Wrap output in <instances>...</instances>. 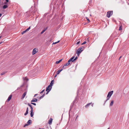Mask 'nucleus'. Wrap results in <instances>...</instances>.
Returning a JSON list of instances; mask_svg holds the SVG:
<instances>
[{
  "instance_id": "f8f14e48",
  "label": "nucleus",
  "mask_w": 129,
  "mask_h": 129,
  "mask_svg": "<svg viewBox=\"0 0 129 129\" xmlns=\"http://www.w3.org/2000/svg\"><path fill=\"white\" fill-rule=\"evenodd\" d=\"M33 109L31 110V111H30V115L31 117H32L34 115V114H33Z\"/></svg>"
},
{
  "instance_id": "bb28decb",
  "label": "nucleus",
  "mask_w": 129,
  "mask_h": 129,
  "mask_svg": "<svg viewBox=\"0 0 129 129\" xmlns=\"http://www.w3.org/2000/svg\"><path fill=\"white\" fill-rule=\"evenodd\" d=\"M59 42H60V41H58L57 42H54V43H53V44H56V43H59Z\"/></svg>"
},
{
  "instance_id": "2f4dec72",
  "label": "nucleus",
  "mask_w": 129,
  "mask_h": 129,
  "mask_svg": "<svg viewBox=\"0 0 129 129\" xmlns=\"http://www.w3.org/2000/svg\"><path fill=\"white\" fill-rule=\"evenodd\" d=\"M19 89H20V90L21 91H22V89L21 87L18 88H17V89L19 90Z\"/></svg>"
},
{
  "instance_id": "7c9ffc66",
  "label": "nucleus",
  "mask_w": 129,
  "mask_h": 129,
  "mask_svg": "<svg viewBox=\"0 0 129 129\" xmlns=\"http://www.w3.org/2000/svg\"><path fill=\"white\" fill-rule=\"evenodd\" d=\"M121 29H122L121 26H120L119 27V30H121Z\"/></svg>"
},
{
  "instance_id": "37998d69",
  "label": "nucleus",
  "mask_w": 129,
  "mask_h": 129,
  "mask_svg": "<svg viewBox=\"0 0 129 129\" xmlns=\"http://www.w3.org/2000/svg\"><path fill=\"white\" fill-rule=\"evenodd\" d=\"M91 106L92 107H93V104H92L91 105Z\"/></svg>"
},
{
  "instance_id": "72a5a7b5",
  "label": "nucleus",
  "mask_w": 129,
  "mask_h": 129,
  "mask_svg": "<svg viewBox=\"0 0 129 129\" xmlns=\"http://www.w3.org/2000/svg\"><path fill=\"white\" fill-rule=\"evenodd\" d=\"M31 103L32 104H33V105H34L35 106L36 105V103Z\"/></svg>"
},
{
  "instance_id": "39448f33",
  "label": "nucleus",
  "mask_w": 129,
  "mask_h": 129,
  "mask_svg": "<svg viewBox=\"0 0 129 129\" xmlns=\"http://www.w3.org/2000/svg\"><path fill=\"white\" fill-rule=\"evenodd\" d=\"M52 88V87L50 85H49L46 88V91H47L48 90H50V91Z\"/></svg>"
},
{
  "instance_id": "8fccbe9b",
  "label": "nucleus",
  "mask_w": 129,
  "mask_h": 129,
  "mask_svg": "<svg viewBox=\"0 0 129 129\" xmlns=\"http://www.w3.org/2000/svg\"><path fill=\"white\" fill-rule=\"evenodd\" d=\"M36 11H37V9H36Z\"/></svg>"
},
{
  "instance_id": "4be33fe9",
  "label": "nucleus",
  "mask_w": 129,
  "mask_h": 129,
  "mask_svg": "<svg viewBox=\"0 0 129 129\" xmlns=\"http://www.w3.org/2000/svg\"><path fill=\"white\" fill-rule=\"evenodd\" d=\"M45 93H44L43 95L41 96H40V98H39V100H40L42 98H43L44 96H45Z\"/></svg>"
},
{
  "instance_id": "58836bf2",
  "label": "nucleus",
  "mask_w": 129,
  "mask_h": 129,
  "mask_svg": "<svg viewBox=\"0 0 129 129\" xmlns=\"http://www.w3.org/2000/svg\"><path fill=\"white\" fill-rule=\"evenodd\" d=\"M87 20L88 21V22H90V20L89 19L87 18Z\"/></svg>"
},
{
  "instance_id": "a878e982",
  "label": "nucleus",
  "mask_w": 129,
  "mask_h": 129,
  "mask_svg": "<svg viewBox=\"0 0 129 129\" xmlns=\"http://www.w3.org/2000/svg\"><path fill=\"white\" fill-rule=\"evenodd\" d=\"M30 26H29L28 28H27V29H26L25 30V31H26H26H29V29H30Z\"/></svg>"
},
{
  "instance_id": "49530a36",
  "label": "nucleus",
  "mask_w": 129,
  "mask_h": 129,
  "mask_svg": "<svg viewBox=\"0 0 129 129\" xmlns=\"http://www.w3.org/2000/svg\"><path fill=\"white\" fill-rule=\"evenodd\" d=\"M2 42H0V44H1L2 43Z\"/></svg>"
},
{
  "instance_id": "a211bd4d",
  "label": "nucleus",
  "mask_w": 129,
  "mask_h": 129,
  "mask_svg": "<svg viewBox=\"0 0 129 129\" xmlns=\"http://www.w3.org/2000/svg\"><path fill=\"white\" fill-rule=\"evenodd\" d=\"M114 101L113 100H112L111 101V102L110 104V106H112L113 105V104Z\"/></svg>"
},
{
  "instance_id": "393cba45",
  "label": "nucleus",
  "mask_w": 129,
  "mask_h": 129,
  "mask_svg": "<svg viewBox=\"0 0 129 129\" xmlns=\"http://www.w3.org/2000/svg\"><path fill=\"white\" fill-rule=\"evenodd\" d=\"M46 28L45 29H44V30H43L42 31V32H41V34H43L45 31V30H46Z\"/></svg>"
},
{
  "instance_id": "f03ea898",
  "label": "nucleus",
  "mask_w": 129,
  "mask_h": 129,
  "mask_svg": "<svg viewBox=\"0 0 129 129\" xmlns=\"http://www.w3.org/2000/svg\"><path fill=\"white\" fill-rule=\"evenodd\" d=\"M82 48L80 47L76 51V53L78 55V56L79 55L81 52L83 50H82Z\"/></svg>"
},
{
  "instance_id": "4468645a",
  "label": "nucleus",
  "mask_w": 129,
  "mask_h": 129,
  "mask_svg": "<svg viewBox=\"0 0 129 129\" xmlns=\"http://www.w3.org/2000/svg\"><path fill=\"white\" fill-rule=\"evenodd\" d=\"M28 107L27 108L26 110V112L24 113V115H27L28 113Z\"/></svg>"
},
{
  "instance_id": "a18cd8bd",
  "label": "nucleus",
  "mask_w": 129,
  "mask_h": 129,
  "mask_svg": "<svg viewBox=\"0 0 129 129\" xmlns=\"http://www.w3.org/2000/svg\"><path fill=\"white\" fill-rule=\"evenodd\" d=\"M78 117V115H77V116L76 117V118H77Z\"/></svg>"
},
{
  "instance_id": "6ab92c4d",
  "label": "nucleus",
  "mask_w": 129,
  "mask_h": 129,
  "mask_svg": "<svg viewBox=\"0 0 129 129\" xmlns=\"http://www.w3.org/2000/svg\"><path fill=\"white\" fill-rule=\"evenodd\" d=\"M54 81L53 80H52L51 81V82L50 84V86H52L53 85V82Z\"/></svg>"
},
{
  "instance_id": "e433bc0d",
  "label": "nucleus",
  "mask_w": 129,
  "mask_h": 129,
  "mask_svg": "<svg viewBox=\"0 0 129 129\" xmlns=\"http://www.w3.org/2000/svg\"><path fill=\"white\" fill-rule=\"evenodd\" d=\"M50 91V90H48V91H47V92L46 93V94H48V93Z\"/></svg>"
},
{
  "instance_id": "473e14b6",
  "label": "nucleus",
  "mask_w": 129,
  "mask_h": 129,
  "mask_svg": "<svg viewBox=\"0 0 129 129\" xmlns=\"http://www.w3.org/2000/svg\"><path fill=\"white\" fill-rule=\"evenodd\" d=\"M86 41H84V42H83V43H82V44H82V45H83V44H86Z\"/></svg>"
},
{
  "instance_id": "6e6552de",
  "label": "nucleus",
  "mask_w": 129,
  "mask_h": 129,
  "mask_svg": "<svg viewBox=\"0 0 129 129\" xmlns=\"http://www.w3.org/2000/svg\"><path fill=\"white\" fill-rule=\"evenodd\" d=\"M26 93H27V91H25L24 92V93L23 94L21 98V99H23L24 98V97L26 95Z\"/></svg>"
},
{
  "instance_id": "0eeeda50",
  "label": "nucleus",
  "mask_w": 129,
  "mask_h": 129,
  "mask_svg": "<svg viewBox=\"0 0 129 129\" xmlns=\"http://www.w3.org/2000/svg\"><path fill=\"white\" fill-rule=\"evenodd\" d=\"M53 119L52 118H50V119H49L48 122V123L49 124H51L52 122Z\"/></svg>"
},
{
  "instance_id": "9b49d317",
  "label": "nucleus",
  "mask_w": 129,
  "mask_h": 129,
  "mask_svg": "<svg viewBox=\"0 0 129 129\" xmlns=\"http://www.w3.org/2000/svg\"><path fill=\"white\" fill-rule=\"evenodd\" d=\"M75 56L72 57L71 59H70L68 61V62H70L71 61H72V60H73Z\"/></svg>"
},
{
  "instance_id": "f257e3e1",
  "label": "nucleus",
  "mask_w": 129,
  "mask_h": 129,
  "mask_svg": "<svg viewBox=\"0 0 129 129\" xmlns=\"http://www.w3.org/2000/svg\"><path fill=\"white\" fill-rule=\"evenodd\" d=\"M113 91H111L109 92L108 93V94L107 96V99L105 102V103L108 100H109V98H110L111 97V96L112 95V94H113Z\"/></svg>"
},
{
  "instance_id": "5701e85b",
  "label": "nucleus",
  "mask_w": 129,
  "mask_h": 129,
  "mask_svg": "<svg viewBox=\"0 0 129 129\" xmlns=\"http://www.w3.org/2000/svg\"><path fill=\"white\" fill-rule=\"evenodd\" d=\"M91 103H89L88 104H87L85 106V107H88V106H89L91 104Z\"/></svg>"
},
{
  "instance_id": "79ce46f5",
  "label": "nucleus",
  "mask_w": 129,
  "mask_h": 129,
  "mask_svg": "<svg viewBox=\"0 0 129 129\" xmlns=\"http://www.w3.org/2000/svg\"><path fill=\"white\" fill-rule=\"evenodd\" d=\"M57 75L56 74V75L55 76V77H56V76Z\"/></svg>"
},
{
  "instance_id": "c85d7f7f",
  "label": "nucleus",
  "mask_w": 129,
  "mask_h": 129,
  "mask_svg": "<svg viewBox=\"0 0 129 129\" xmlns=\"http://www.w3.org/2000/svg\"><path fill=\"white\" fill-rule=\"evenodd\" d=\"M26 32V31H25V30H24L21 32V34L22 35H23Z\"/></svg>"
},
{
  "instance_id": "cd10ccee",
  "label": "nucleus",
  "mask_w": 129,
  "mask_h": 129,
  "mask_svg": "<svg viewBox=\"0 0 129 129\" xmlns=\"http://www.w3.org/2000/svg\"><path fill=\"white\" fill-rule=\"evenodd\" d=\"M6 73V72H3L1 73V75H3L5 74V73Z\"/></svg>"
},
{
  "instance_id": "2eb2a0df",
  "label": "nucleus",
  "mask_w": 129,
  "mask_h": 129,
  "mask_svg": "<svg viewBox=\"0 0 129 129\" xmlns=\"http://www.w3.org/2000/svg\"><path fill=\"white\" fill-rule=\"evenodd\" d=\"M62 59H61V60H60L58 61H57L56 62V64H57L59 63L62 60Z\"/></svg>"
},
{
  "instance_id": "20e7f679",
  "label": "nucleus",
  "mask_w": 129,
  "mask_h": 129,
  "mask_svg": "<svg viewBox=\"0 0 129 129\" xmlns=\"http://www.w3.org/2000/svg\"><path fill=\"white\" fill-rule=\"evenodd\" d=\"M31 120L30 119H29L28 120V121L27 122V124H26L24 126V127H25L26 126H28V125H29L31 123Z\"/></svg>"
},
{
  "instance_id": "ddd939ff",
  "label": "nucleus",
  "mask_w": 129,
  "mask_h": 129,
  "mask_svg": "<svg viewBox=\"0 0 129 129\" xmlns=\"http://www.w3.org/2000/svg\"><path fill=\"white\" fill-rule=\"evenodd\" d=\"M70 64V62H68L67 63H66V64H64L62 68L63 69H65V68H64V66H68V65H69Z\"/></svg>"
},
{
  "instance_id": "de8ad7c7",
  "label": "nucleus",
  "mask_w": 129,
  "mask_h": 129,
  "mask_svg": "<svg viewBox=\"0 0 129 129\" xmlns=\"http://www.w3.org/2000/svg\"><path fill=\"white\" fill-rule=\"evenodd\" d=\"M1 36L0 37V39L1 38Z\"/></svg>"
},
{
  "instance_id": "c756f323",
  "label": "nucleus",
  "mask_w": 129,
  "mask_h": 129,
  "mask_svg": "<svg viewBox=\"0 0 129 129\" xmlns=\"http://www.w3.org/2000/svg\"><path fill=\"white\" fill-rule=\"evenodd\" d=\"M6 2H5L4 3V4H7V3H8L9 2V0H6Z\"/></svg>"
},
{
  "instance_id": "aec40b11",
  "label": "nucleus",
  "mask_w": 129,
  "mask_h": 129,
  "mask_svg": "<svg viewBox=\"0 0 129 129\" xmlns=\"http://www.w3.org/2000/svg\"><path fill=\"white\" fill-rule=\"evenodd\" d=\"M23 80H26L28 81V79L26 77H23Z\"/></svg>"
},
{
  "instance_id": "f704fd0d",
  "label": "nucleus",
  "mask_w": 129,
  "mask_h": 129,
  "mask_svg": "<svg viewBox=\"0 0 129 129\" xmlns=\"http://www.w3.org/2000/svg\"><path fill=\"white\" fill-rule=\"evenodd\" d=\"M45 90L44 89L43 90L40 92V94H41L42 93H43L44 91Z\"/></svg>"
},
{
  "instance_id": "412c9836",
  "label": "nucleus",
  "mask_w": 129,
  "mask_h": 129,
  "mask_svg": "<svg viewBox=\"0 0 129 129\" xmlns=\"http://www.w3.org/2000/svg\"><path fill=\"white\" fill-rule=\"evenodd\" d=\"M8 7V6L7 5H5L3 7V8L4 9H5Z\"/></svg>"
},
{
  "instance_id": "9d476101",
  "label": "nucleus",
  "mask_w": 129,
  "mask_h": 129,
  "mask_svg": "<svg viewBox=\"0 0 129 129\" xmlns=\"http://www.w3.org/2000/svg\"><path fill=\"white\" fill-rule=\"evenodd\" d=\"M38 101V99L36 98H33L32 100L31 101V102H37Z\"/></svg>"
},
{
  "instance_id": "09e8293b",
  "label": "nucleus",
  "mask_w": 129,
  "mask_h": 129,
  "mask_svg": "<svg viewBox=\"0 0 129 129\" xmlns=\"http://www.w3.org/2000/svg\"><path fill=\"white\" fill-rule=\"evenodd\" d=\"M107 129H109V128H108Z\"/></svg>"
},
{
  "instance_id": "1a4fd4ad",
  "label": "nucleus",
  "mask_w": 129,
  "mask_h": 129,
  "mask_svg": "<svg viewBox=\"0 0 129 129\" xmlns=\"http://www.w3.org/2000/svg\"><path fill=\"white\" fill-rule=\"evenodd\" d=\"M12 97V95H10L9 96V97L8 99L7 100V102H8L11 99Z\"/></svg>"
},
{
  "instance_id": "ea45409f",
  "label": "nucleus",
  "mask_w": 129,
  "mask_h": 129,
  "mask_svg": "<svg viewBox=\"0 0 129 129\" xmlns=\"http://www.w3.org/2000/svg\"><path fill=\"white\" fill-rule=\"evenodd\" d=\"M121 57H122V56H120L119 57V60L121 58Z\"/></svg>"
},
{
  "instance_id": "7ed1b4c3",
  "label": "nucleus",
  "mask_w": 129,
  "mask_h": 129,
  "mask_svg": "<svg viewBox=\"0 0 129 129\" xmlns=\"http://www.w3.org/2000/svg\"><path fill=\"white\" fill-rule=\"evenodd\" d=\"M113 14L112 11H108V12L107 14V16L108 18H109L110 16H111Z\"/></svg>"
},
{
  "instance_id": "c9c22d12",
  "label": "nucleus",
  "mask_w": 129,
  "mask_h": 129,
  "mask_svg": "<svg viewBox=\"0 0 129 129\" xmlns=\"http://www.w3.org/2000/svg\"><path fill=\"white\" fill-rule=\"evenodd\" d=\"M80 43V41H78L77 42V44H79V43Z\"/></svg>"
},
{
  "instance_id": "dca6fc26",
  "label": "nucleus",
  "mask_w": 129,
  "mask_h": 129,
  "mask_svg": "<svg viewBox=\"0 0 129 129\" xmlns=\"http://www.w3.org/2000/svg\"><path fill=\"white\" fill-rule=\"evenodd\" d=\"M62 70V69L61 70H58L57 72V74L58 75V74L59 73L61 72Z\"/></svg>"
},
{
  "instance_id": "f3484780",
  "label": "nucleus",
  "mask_w": 129,
  "mask_h": 129,
  "mask_svg": "<svg viewBox=\"0 0 129 129\" xmlns=\"http://www.w3.org/2000/svg\"><path fill=\"white\" fill-rule=\"evenodd\" d=\"M28 105L30 107L31 110L33 109V108L32 106V105H31L30 103H28Z\"/></svg>"
},
{
  "instance_id": "b1692460",
  "label": "nucleus",
  "mask_w": 129,
  "mask_h": 129,
  "mask_svg": "<svg viewBox=\"0 0 129 129\" xmlns=\"http://www.w3.org/2000/svg\"><path fill=\"white\" fill-rule=\"evenodd\" d=\"M77 57H76L75 59H73V60H72V62H74L77 59Z\"/></svg>"
},
{
  "instance_id": "3c124183",
  "label": "nucleus",
  "mask_w": 129,
  "mask_h": 129,
  "mask_svg": "<svg viewBox=\"0 0 129 129\" xmlns=\"http://www.w3.org/2000/svg\"><path fill=\"white\" fill-rule=\"evenodd\" d=\"M38 0H37V1H38Z\"/></svg>"
},
{
  "instance_id": "4c0bfd02",
  "label": "nucleus",
  "mask_w": 129,
  "mask_h": 129,
  "mask_svg": "<svg viewBox=\"0 0 129 129\" xmlns=\"http://www.w3.org/2000/svg\"><path fill=\"white\" fill-rule=\"evenodd\" d=\"M37 95H38V94H35L34 95V97H35L36 96H37Z\"/></svg>"
},
{
  "instance_id": "c03bdc74",
  "label": "nucleus",
  "mask_w": 129,
  "mask_h": 129,
  "mask_svg": "<svg viewBox=\"0 0 129 129\" xmlns=\"http://www.w3.org/2000/svg\"><path fill=\"white\" fill-rule=\"evenodd\" d=\"M33 0L34 2H35V0Z\"/></svg>"
},
{
  "instance_id": "423d86ee",
  "label": "nucleus",
  "mask_w": 129,
  "mask_h": 129,
  "mask_svg": "<svg viewBox=\"0 0 129 129\" xmlns=\"http://www.w3.org/2000/svg\"><path fill=\"white\" fill-rule=\"evenodd\" d=\"M38 52V50L36 48H34L33 50L32 54L33 55H34Z\"/></svg>"
},
{
  "instance_id": "a19ab883",
  "label": "nucleus",
  "mask_w": 129,
  "mask_h": 129,
  "mask_svg": "<svg viewBox=\"0 0 129 129\" xmlns=\"http://www.w3.org/2000/svg\"><path fill=\"white\" fill-rule=\"evenodd\" d=\"M2 15V14L1 13H0V17H1Z\"/></svg>"
}]
</instances>
